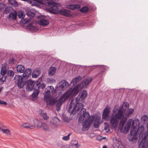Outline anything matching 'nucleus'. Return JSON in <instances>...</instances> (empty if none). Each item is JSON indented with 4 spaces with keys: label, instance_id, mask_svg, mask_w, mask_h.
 <instances>
[{
    "label": "nucleus",
    "instance_id": "nucleus-1",
    "mask_svg": "<svg viewBox=\"0 0 148 148\" xmlns=\"http://www.w3.org/2000/svg\"><path fill=\"white\" fill-rule=\"evenodd\" d=\"M134 123V121L133 120V123H131L132 127L130 134L128 136L129 140L132 141L136 140L137 139L138 133L140 132L138 141L139 144L138 148H148V131L145 132L144 134L143 135V137L142 138L141 135L142 132L144 130V126L142 125L137 129L135 126Z\"/></svg>",
    "mask_w": 148,
    "mask_h": 148
},
{
    "label": "nucleus",
    "instance_id": "nucleus-2",
    "mask_svg": "<svg viewBox=\"0 0 148 148\" xmlns=\"http://www.w3.org/2000/svg\"><path fill=\"white\" fill-rule=\"evenodd\" d=\"M119 119L120 121L119 127L121 132L123 133H127L130 129L131 123H133V120L132 119H130L126 123L127 118L118 112L115 115H112L110 119V123L112 127H116L118 124Z\"/></svg>",
    "mask_w": 148,
    "mask_h": 148
},
{
    "label": "nucleus",
    "instance_id": "nucleus-3",
    "mask_svg": "<svg viewBox=\"0 0 148 148\" xmlns=\"http://www.w3.org/2000/svg\"><path fill=\"white\" fill-rule=\"evenodd\" d=\"M80 116L79 119V122H82V130L85 131L88 130L91 126V123L94 120L93 116H91L88 112L82 113V114H79Z\"/></svg>",
    "mask_w": 148,
    "mask_h": 148
},
{
    "label": "nucleus",
    "instance_id": "nucleus-4",
    "mask_svg": "<svg viewBox=\"0 0 148 148\" xmlns=\"http://www.w3.org/2000/svg\"><path fill=\"white\" fill-rule=\"evenodd\" d=\"M92 80V79L91 77H88L84 79L79 84L77 85L73 89L67 90L66 92L67 93V95L69 99L76 95L80 90L88 85Z\"/></svg>",
    "mask_w": 148,
    "mask_h": 148
},
{
    "label": "nucleus",
    "instance_id": "nucleus-5",
    "mask_svg": "<svg viewBox=\"0 0 148 148\" xmlns=\"http://www.w3.org/2000/svg\"><path fill=\"white\" fill-rule=\"evenodd\" d=\"M87 96L86 91L84 90L81 93H80L76 99V102L77 106V111H79V114H82V113L86 112V109L83 108V103Z\"/></svg>",
    "mask_w": 148,
    "mask_h": 148
},
{
    "label": "nucleus",
    "instance_id": "nucleus-6",
    "mask_svg": "<svg viewBox=\"0 0 148 148\" xmlns=\"http://www.w3.org/2000/svg\"><path fill=\"white\" fill-rule=\"evenodd\" d=\"M67 94V93L65 92L56 101V108L57 111H59L60 110V107L62 104L69 99Z\"/></svg>",
    "mask_w": 148,
    "mask_h": 148
},
{
    "label": "nucleus",
    "instance_id": "nucleus-7",
    "mask_svg": "<svg viewBox=\"0 0 148 148\" xmlns=\"http://www.w3.org/2000/svg\"><path fill=\"white\" fill-rule=\"evenodd\" d=\"M67 110L68 112L70 113L71 114H74L77 113L78 114V112H79L80 111H77V106L73 102V100H71L68 106ZM78 114L79 115V114Z\"/></svg>",
    "mask_w": 148,
    "mask_h": 148
},
{
    "label": "nucleus",
    "instance_id": "nucleus-8",
    "mask_svg": "<svg viewBox=\"0 0 148 148\" xmlns=\"http://www.w3.org/2000/svg\"><path fill=\"white\" fill-rule=\"evenodd\" d=\"M69 85L68 82L65 80H62L56 86L57 90L62 91L65 90Z\"/></svg>",
    "mask_w": 148,
    "mask_h": 148
},
{
    "label": "nucleus",
    "instance_id": "nucleus-9",
    "mask_svg": "<svg viewBox=\"0 0 148 148\" xmlns=\"http://www.w3.org/2000/svg\"><path fill=\"white\" fill-rule=\"evenodd\" d=\"M23 79V78H22L21 77L20 75H16L15 76V82L17 84L18 87L20 88H22L25 84V83L22 82Z\"/></svg>",
    "mask_w": 148,
    "mask_h": 148
},
{
    "label": "nucleus",
    "instance_id": "nucleus-10",
    "mask_svg": "<svg viewBox=\"0 0 148 148\" xmlns=\"http://www.w3.org/2000/svg\"><path fill=\"white\" fill-rule=\"evenodd\" d=\"M129 104L127 102H124L122 106L120 107L118 112L124 116V114L125 112L126 109L129 107Z\"/></svg>",
    "mask_w": 148,
    "mask_h": 148
},
{
    "label": "nucleus",
    "instance_id": "nucleus-11",
    "mask_svg": "<svg viewBox=\"0 0 148 148\" xmlns=\"http://www.w3.org/2000/svg\"><path fill=\"white\" fill-rule=\"evenodd\" d=\"M110 112V108L109 107H106L104 109L102 115L103 119L107 120Z\"/></svg>",
    "mask_w": 148,
    "mask_h": 148
},
{
    "label": "nucleus",
    "instance_id": "nucleus-12",
    "mask_svg": "<svg viewBox=\"0 0 148 148\" xmlns=\"http://www.w3.org/2000/svg\"><path fill=\"white\" fill-rule=\"evenodd\" d=\"M54 90V87L53 86H48L45 89V99H47L48 98L49 95L50 93L52 92Z\"/></svg>",
    "mask_w": 148,
    "mask_h": 148
},
{
    "label": "nucleus",
    "instance_id": "nucleus-13",
    "mask_svg": "<svg viewBox=\"0 0 148 148\" xmlns=\"http://www.w3.org/2000/svg\"><path fill=\"white\" fill-rule=\"evenodd\" d=\"M58 12L60 14L67 16H71V12L68 10L62 9L58 10Z\"/></svg>",
    "mask_w": 148,
    "mask_h": 148
},
{
    "label": "nucleus",
    "instance_id": "nucleus-14",
    "mask_svg": "<svg viewBox=\"0 0 148 148\" xmlns=\"http://www.w3.org/2000/svg\"><path fill=\"white\" fill-rule=\"evenodd\" d=\"M32 69H27L25 70L23 74V79H26L31 75Z\"/></svg>",
    "mask_w": 148,
    "mask_h": 148
},
{
    "label": "nucleus",
    "instance_id": "nucleus-15",
    "mask_svg": "<svg viewBox=\"0 0 148 148\" xmlns=\"http://www.w3.org/2000/svg\"><path fill=\"white\" fill-rule=\"evenodd\" d=\"M36 13V11L33 9H28L27 10L26 14L30 18L33 17Z\"/></svg>",
    "mask_w": 148,
    "mask_h": 148
},
{
    "label": "nucleus",
    "instance_id": "nucleus-16",
    "mask_svg": "<svg viewBox=\"0 0 148 148\" xmlns=\"http://www.w3.org/2000/svg\"><path fill=\"white\" fill-rule=\"evenodd\" d=\"M38 23L41 26H46L49 24V22L48 20L45 19H42L39 21Z\"/></svg>",
    "mask_w": 148,
    "mask_h": 148
},
{
    "label": "nucleus",
    "instance_id": "nucleus-17",
    "mask_svg": "<svg viewBox=\"0 0 148 148\" xmlns=\"http://www.w3.org/2000/svg\"><path fill=\"white\" fill-rule=\"evenodd\" d=\"M41 71L40 69H36L34 71L32 74V77L34 78H36L40 75Z\"/></svg>",
    "mask_w": 148,
    "mask_h": 148
},
{
    "label": "nucleus",
    "instance_id": "nucleus-18",
    "mask_svg": "<svg viewBox=\"0 0 148 148\" xmlns=\"http://www.w3.org/2000/svg\"><path fill=\"white\" fill-rule=\"evenodd\" d=\"M45 100L46 101L47 104H49L51 106L54 105L56 103L55 100L53 99L50 98L49 97L47 99H45Z\"/></svg>",
    "mask_w": 148,
    "mask_h": 148
},
{
    "label": "nucleus",
    "instance_id": "nucleus-19",
    "mask_svg": "<svg viewBox=\"0 0 148 148\" xmlns=\"http://www.w3.org/2000/svg\"><path fill=\"white\" fill-rule=\"evenodd\" d=\"M17 15L16 13L11 12L9 15L8 18L10 21H13L16 19Z\"/></svg>",
    "mask_w": 148,
    "mask_h": 148
},
{
    "label": "nucleus",
    "instance_id": "nucleus-20",
    "mask_svg": "<svg viewBox=\"0 0 148 148\" xmlns=\"http://www.w3.org/2000/svg\"><path fill=\"white\" fill-rule=\"evenodd\" d=\"M27 28L32 32H36L38 29L37 27L32 25V24H29L27 25Z\"/></svg>",
    "mask_w": 148,
    "mask_h": 148
},
{
    "label": "nucleus",
    "instance_id": "nucleus-21",
    "mask_svg": "<svg viewBox=\"0 0 148 148\" xmlns=\"http://www.w3.org/2000/svg\"><path fill=\"white\" fill-rule=\"evenodd\" d=\"M42 130L45 131H48L49 130V127L47 123H42L41 125Z\"/></svg>",
    "mask_w": 148,
    "mask_h": 148
},
{
    "label": "nucleus",
    "instance_id": "nucleus-22",
    "mask_svg": "<svg viewBox=\"0 0 148 148\" xmlns=\"http://www.w3.org/2000/svg\"><path fill=\"white\" fill-rule=\"evenodd\" d=\"M22 126L24 128L27 129H33L35 128V126L33 125L28 123H23Z\"/></svg>",
    "mask_w": 148,
    "mask_h": 148
},
{
    "label": "nucleus",
    "instance_id": "nucleus-23",
    "mask_svg": "<svg viewBox=\"0 0 148 148\" xmlns=\"http://www.w3.org/2000/svg\"><path fill=\"white\" fill-rule=\"evenodd\" d=\"M34 124L35 126L38 128H41V125L42 123L40 121L38 120L37 119H35L34 120Z\"/></svg>",
    "mask_w": 148,
    "mask_h": 148
},
{
    "label": "nucleus",
    "instance_id": "nucleus-24",
    "mask_svg": "<svg viewBox=\"0 0 148 148\" xmlns=\"http://www.w3.org/2000/svg\"><path fill=\"white\" fill-rule=\"evenodd\" d=\"M40 114L41 116L42 117L43 119L46 120H48L49 119V116L47 115V113L44 110H40Z\"/></svg>",
    "mask_w": 148,
    "mask_h": 148
},
{
    "label": "nucleus",
    "instance_id": "nucleus-25",
    "mask_svg": "<svg viewBox=\"0 0 148 148\" xmlns=\"http://www.w3.org/2000/svg\"><path fill=\"white\" fill-rule=\"evenodd\" d=\"M82 79L81 77L80 76H78L76 78H75L73 79L71 84H73V85H76L77 83L81 80Z\"/></svg>",
    "mask_w": 148,
    "mask_h": 148
},
{
    "label": "nucleus",
    "instance_id": "nucleus-26",
    "mask_svg": "<svg viewBox=\"0 0 148 148\" xmlns=\"http://www.w3.org/2000/svg\"><path fill=\"white\" fill-rule=\"evenodd\" d=\"M17 72L19 73H23L24 72L25 68L22 65H18L16 67Z\"/></svg>",
    "mask_w": 148,
    "mask_h": 148
},
{
    "label": "nucleus",
    "instance_id": "nucleus-27",
    "mask_svg": "<svg viewBox=\"0 0 148 148\" xmlns=\"http://www.w3.org/2000/svg\"><path fill=\"white\" fill-rule=\"evenodd\" d=\"M80 6L79 5L75 4L74 5H69L68 8L72 10L78 9L80 8Z\"/></svg>",
    "mask_w": 148,
    "mask_h": 148
},
{
    "label": "nucleus",
    "instance_id": "nucleus-28",
    "mask_svg": "<svg viewBox=\"0 0 148 148\" xmlns=\"http://www.w3.org/2000/svg\"><path fill=\"white\" fill-rule=\"evenodd\" d=\"M56 71V69L54 67H51L49 69V75H54Z\"/></svg>",
    "mask_w": 148,
    "mask_h": 148
},
{
    "label": "nucleus",
    "instance_id": "nucleus-29",
    "mask_svg": "<svg viewBox=\"0 0 148 148\" xmlns=\"http://www.w3.org/2000/svg\"><path fill=\"white\" fill-rule=\"evenodd\" d=\"M9 3L12 6L17 7L18 6V3L15 0H8Z\"/></svg>",
    "mask_w": 148,
    "mask_h": 148
},
{
    "label": "nucleus",
    "instance_id": "nucleus-30",
    "mask_svg": "<svg viewBox=\"0 0 148 148\" xmlns=\"http://www.w3.org/2000/svg\"><path fill=\"white\" fill-rule=\"evenodd\" d=\"M141 122L143 123H145L148 121V117L146 115H144L142 116L141 118Z\"/></svg>",
    "mask_w": 148,
    "mask_h": 148
},
{
    "label": "nucleus",
    "instance_id": "nucleus-31",
    "mask_svg": "<svg viewBox=\"0 0 148 148\" xmlns=\"http://www.w3.org/2000/svg\"><path fill=\"white\" fill-rule=\"evenodd\" d=\"M7 72V69L5 66L2 67L0 75L3 76H5V75Z\"/></svg>",
    "mask_w": 148,
    "mask_h": 148
},
{
    "label": "nucleus",
    "instance_id": "nucleus-32",
    "mask_svg": "<svg viewBox=\"0 0 148 148\" xmlns=\"http://www.w3.org/2000/svg\"><path fill=\"white\" fill-rule=\"evenodd\" d=\"M6 78V76H3L0 74V84H1L5 81Z\"/></svg>",
    "mask_w": 148,
    "mask_h": 148
},
{
    "label": "nucleus",
    "instance_id": "nucleus-33",
    "mask_svg": "<svg viewBox=\"0 0 148 148\" xmlns=\"http://www.w3.org/2000/svg\"><path fill=\"white\" fill-rule=\"evenodd\" d=\"M35 91L33 92L32 95V96L33 98L36 97L38 95L39 93V89H37L36 88Z\"/></svg>",
    "mask_w": 148,
    "mask_h": 148
},
{
    "label": "nucleus",
    "instance_id": "nucleus-34",
    "mask_svg": "<svg viewBox=\"0 0 148 148\" xmlns=\"http://www.w3.org/2000/svg\"><path fill=\"white\" fill-rule=\"evenodd\" d=\"M134 110L132 108L129 109L126 113L125 115L127 117H128L129 115L132 114L134 112Z\"/></svg>",
    "mask_w": 148,
    "mask_h": 148
},
{
    "label": "nucleus",
    "instance_id": "nucleus-35",
    "mask_svg": "<svg viewBox=\"0 0 148 148\" xmlns=\"http://www.w3.org/2000/svg\"><path fill=\"white\" fill-rule=\"evenodd\" d=\"M105 126L104 127V130L107 133L110 132V129L108 124L107 123H104Z\"/></svg>",
    "mask_w": 148,
    "mask_h": 148
},
{
    "label": "nucleus",
    "instance_id": "nucleus-36",
    "mask_svg": "<svg viewBox=\"0 0 148 148\" xmlns=\"http://www.w3.org/2000/svg\"><path fill=\"white\" fill-rule=\"evenodd\" d=\"M88 8L87 6L83 7L80 10V11L84 13H86L88 10Z\"/></svg>",
    "mask_w": 148,
    "mask_h": 148
},
{
    "label": "nucleus",
    "instance_id": "nucleus-37",
    "mask_svg": "<svg viewBox=\"0 0 148 148\" xmlns=\"http://www.w3.org/2000/svg\"><path fill=\"white\" fill-rule=\"evenodd\" d=\"M1 130L3 133L6 134H11L10 130L8 129H2Z\"/></svg>",
    "mask_w": 148,
    "mask_h": 148
},
{
    "label": "nucleus",
    "instance_id": "nucleus-38",
    "mask_svg": "<svg viewBox=\"0 0 148 148\" xmlns=\"http://www.w3.org/2000/svg\"><path fill=\"white\" fill-rule=\"evenodd\" d=\"M18 17L19 18H23L25 16V14L24 12L22 11H19L18 12Z\"/></svg>",
    "mask_w": 148,
    "mask_h": 148
},
{
    "label": "nucleus",
    "instance_id": "nucleus-39",
    "mask_svg": "<svg viewBox=\"0 0 148 148\" xmlns=\"http://www.w3.org/2000/svg\"><path fill=\"white\" fill-rule=\"evenodd\" d=\"M40 82L39 81H37L35 83H34V88H36V86H37V88H36L37 89H39L40 88Z\"/></svg>",
    "mask_w": 148,
    "mask_h": 148
},
{
    "label": "nucleus",
    "instance_id": "nucleus-40",
    "mask_svg": "<svg viewBox=\"0 0 148 148\" xmlns=\"http://www.w3.org/2000/svg\"><path fill=\"white\" fill-rule=\"evenodd\" d=\"M34 81H33L31 80H28L27 82V85L32 86V87H34Z\"/></svg>",
    "mask_w": 148,
    "mask_h": 148
},
{
    "label": "nucleus",
    "instance_id": "nucleus-41",
    "mask_svg": "<svg viewBox=\"0 0 148 148\" xmlns=\"http://www.w3.org/2000/svg\"><path fill=\"white\" fill-rule=\"evenodd\" d=\"M71 144L72 145H75L77 148H78L79 146L78 145V141L76 140H73L71 142Z\"/></svg>",
    "mask_w": 148,
    "mask_h": 148
},
{
    "label": "nucleus",
    "instance_id": "nucleus-42",
    "mask_svg": "<svg viewBox=\"0 0 148 148\" xmlns=\"http://www.w3.org/2000/svg\"><path fill=\"white\" fill-rule=\"evenodd\" d=\"M12 8L10 7H6L4 10V13L7 14L10 12Z\"/></svg>",
    "mask_w": 148,
    "mask_h": 148
},
{
    "label": "nucleus",
    "instance_id": "nucleus-43",
    "mask_svg": "<svg viewBox=\"0 0 148 148\" xmlns=\"http://www.w3.org/2000/svg\"><path fill=\"white\" fill-rule=\"evenodd\" d=\"M26 89L27 91H32L33 89H36V88H34V87L27 85V86Z\"/></svg>",
    "mask_w": 148,
    "mask_h": 148
},
{
    "label": "nucleus",
    "instance_id": "nucleus-44",
    "mask_svg": "<svg viewBox=\"0 0 148 148\" xmlns=\"http://www.w3.org/2000/svg\"><path fill=\"white\" fill-rule=\"evenodd\" d=\"M58 146L60 148H69L70 146L69 145H64L63 144H60Z\"/></svg>",
    "mask_w": 148,
    "mask_h": 148
},
{
    "label": "nucleus",
    "instance_id": "nucleus-45",
    "mask_svg": "<svg viewBox=\"0 0 148 148\" xmlns=\"http://www.w3.org/2000/svg\"><path fill=\"white\" fill-rule=\"evenodd\" d=\"M8 74L10 77H12L14 75V73L13 71L10 70L8 72Z\"/></svg>",
    "mask_w": 148,
    "mask_h": 148
},
{
    "label": "nucleus",
    "instance_id": "nucleus-46",
    "mask_svg": "<svg viewBox=\"0 0 148 148\" xmlns=\"http://www.w3.org/2000/svg\"><path fill=\"white\" fill-rule=\"evenodd\" d=\"M70 135V134H69L68 136H64L62 138V139L64 140H68L69 139V137Z\"/></svg>",
    "mask_w": 148,
    "mask_h": 148
},
{
    "label": "nucleus",
    "instance_id": "nucleus-47",
    "mask_svg": "<svg viewBox=\"0 0 148 148\" xmlns=\"http://www.w3.org/2000/svg\"><path fill=\"white\" fill-rule=\"evenodd\" d=\"M95 120L94 121V122L95 123H100V117L99 116H96L95 118Z\"/></svg>",
    "mask_w": 148,
    "mask_h": 148
},
{
    "label": "nucleus",
    "instance_id": "nucleus-48",
    "mask_svg": "<svg viewBox=\"0 0 148 148\" xmlns=\"http://www.w3.org/2000/svg\"><path fill=\"white\" fill-rule=\"evenodd\" d=\"M5 5L2 3H0V12L5 7Z\"/></svg>",
    "mask_w": 148,
    "mask_h": 148
},
{
    "label": "nucleus",
    "instance_id": "nucleus-49",
    "mask_svg": "<svg viewBox=\"0 0 148 148\" xmlns=\"http://www.w3.org/2000/svg\"><path fill=\"white\" fill-rule=\"evenodd\" d=\"M15 62V60L13 58H12L9 60V63L11 64H13Z\"/></svg>",
    "mask_w": 148,
    "mask_h": 148
},
{
    "label": "nucleus",
    "instance_id": "nucleus-50",
    "mask_svg": "<svg viewBox=\"0 0 148 148\" xmlns=\"http://www.w3.org/2000/svg\"><path fill=\"white\" fill-rule=\"evenodd\" d=\"M100 123H95L94 122V126L95 128H98L99 127V125Z\"/></svg>",
    "mask_w": 148,
    "mask_h": 148
},
{
    "label": "nucleus",
    "instance_id": "nucleus-51",
    "mask_svg": "<svg viewBox=\"0 0 148 148\" xmlns=\"http://www.w3.org/2000/svg\"><path fill=\"white\" fill-rule=\"evenodd\" d=\"M4 127H5V126H4V125L2 123L0 122V130H1L2 128Z\"/></svg>",
    "mask_w": 148,
    "mask_h": 148
},
{
    "label": "nucleus",
    "instance_id": "nucleus-52",
    "mask_svg": "<svg viewBox=\"0 0 148 148\" xmlns=\"http://www.w3.org/2000/svg\"><path fill=\"white\" fill-rule=\"evenodd\" d=\"M45 87V85L44 84H42L40 86V87L42 89L44 88Z\"/></svg>",
    "mask_w": 148,
    "mask_h": 148
},
{
    "label": "nucleus",
    "instance_id": "nucleus-53",
    "mask_svg": "<svg viewBox=\"0 0 148 148\" xmlns=\"http://www.w3.org/2000/svg\"><path fill=\"white\" fill-rule=\"evenodd\" d=\"M0 104L5 105H6L7 104V103L6 102L1 100H0Z\"/></svg>",
    "mask_w": 148,
    "mask_h": 148
},
{
    "label": "nucleus",
    "instance_id": "nucleus-54",
    "mask_svg": "<svg viewBox=\"0 0 148 148\" xmlns=\"http://www.w3.org/2000/svg\"><path fill=\"white\" fill-rule=\"evenodd\" d=\"M118 148H125L124 146L122 144H119L118 147Z\"/></svg>",
    "mask_w": 148,
    "mask_h": 148
},
{
    "label": "nucleus",
    "instance_id": "nucleus-55",
    "mask_svg": "<svg viewBox=\"0 0 148 148\" xmlns=\"http://www.w3.org/2000/svg\"><path fill=\"white\" fill-rule=\"evenodd\" d=\"M29 21H30V19H28L26 21H25V23H26L27 22Z\"/></svg>",
    "mask_w": 148,
    "mask_h": 148
},
{
    "label": "nucleus",
    "instance_id": "nucleus-56",
    "mask_svg": "<svg viewBox=\"0 0 148 148\" xmlns=\"http://www.w3.org/2000/svg\"><path fill=\"white\" fill-rule=\"evenodd\" d=\"M102 68L105 69L106 68V66H103L101 67Z\"/></svg>",
    "mask_w": 148,
    "mask_h": 148
},
{
    "label": "nucleus",
    "instance_id": "nucleus-57",
    "mask_svg": "<svg viewBox=\"0 0 148 148\" xmlns=\"http://www.w3.org/2000/svg\"><path fill=\"white\" fill-rule=\"evenodd\" d=\"M146 127L147 130V131H148V123L147 124V125H146Z\"/></svg>",
    "mask_w": 148,
    "mask_h": 148
},
{
    "label": "nucleus",
    "instance_id": "nucleus-58",
    "mask_svg": "<svg viewBox=\"0 0 148 148\" xmlns=\"http://www.w3.org/2000/svg\"><path fill=\"white\" fill-rule=\"evenodd\" d=\"M2 89H3L2 87L0 88V93L1 92V90H2Z\"/></svg>",
    "mask_w": 148,
    "mask_h": 148
},
{
    "label": "nucleus",
    "instance_id": "nucleus-59",
    "mask_svg": "<svg viewBox=\"0 0 148 148\" xmlns=\"http://www.w3.org/2000/svg\"><path fill=\"white\" fill-rule=\"evenodd\" d=\"M95 135H90V137H92L94 136Z\"/></svg>",
    "mask_w": 148,
    "mask_h": 148
},
{
    "label": "nucleus",
    "instance_id": "nucleus-60",
    "mask_svg": "<svg viewBox=\"0 0 148 148\" xmlns=\"http://www.w3.org/2000/svg\"><path fill=\"white\" fill-rule=\"evenodd\" d=\"M103 148H107V147L106 146H103Z\"/></svg>",
    "mask_w": 148,
    "mask_h": 148
},
{
    "label": "nucleus",
    "instance_id": "nucleus-61",
    "mask_svg": "<svg viewBox=\"0 0 148 148\" xmlns=\"http://www.w3.org/2000/svg\"><path fill=\"white\" fill-rule=\"evenodd\" d=\"M55 118L58 119L59 121H60L59 119H58L57 117H55Z\"/></svg>",
    "mask_w": 148,
    "mask_h": 148
},
{
    "label": "nucleus",
    "instance_id": "nucleus-62",
    "mask_svg": "<svg viewBox=\"0 0 148 148\" xmlns=\"http://www.w3.org/2000/svg\"><path fill=\"white\" fill-rule=\"evenodd\" d=\"M113 112H114V110H113Z\"/></svg>",
    "mask_w": 148,
    "mask_h": 148
}]
</instances>
